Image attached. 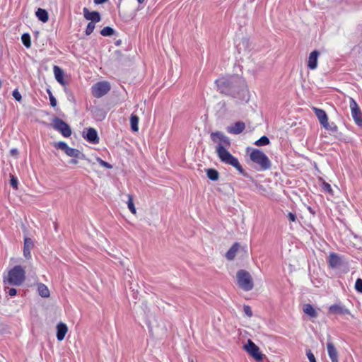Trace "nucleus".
<instances>
[{
  "label": "nucleus",
  "mask_w": 362,
  "mask_h": 362,
  "mask_svg": "<svg viewBox=\"0 0 362 362\" xmlns=\"http://www.w3.org/2000/svg\"><path fill=\"white\" fill-rule=\"evenodd\" d=\"M215 83L220 93L238 98L240 100H249V91L243 78L239 76H230L216 80Z\"/></svg>",
  "instance_id": "nucleus-1"
},
{
  "label": "nucleus",
  "mask_w": 362,
  "mask_h": 362,
  "mask_svg": "<svg viewBox=\"0 0 362 362\" xmlns=\"http://www.w3.org/2000/svg\"><path fill=\"white\" fill-rule=\"evenodd\" d=\"M218 157L223 163L230 165L234 167L241 175L245 177H249V175L245 171L240 164L238 158L234 157L223 144H219L216 148Z\"/></svg>",
  "instance_id": "nucleus-2"
},
{
  "label": "nucleus",
  "mask_w": 362,
  "mask_h": 362,
  "mask_svg": "<svg viewBox=\"0 0 362 362\" xmlns=\"http://www.w3.org/2000/svg\"><path fill=\"white\" fill-rule=\"evenodd\" d=\"M25 279V272L20 265H16L8 273L7 278H4V282L10 285L21 286Z\"/></svg>",
  "instance_id": "nucleus-3"
},
{
  "label": "nucleus",
  "mask_w": 362,
  "mask_h": 362,
  "mask_svg": "<svg viewBox=\"0 0 362 362\" xmlns=\"http://www.w3.org/2000/svg\"><path fill=\"white\" fill-rule=\"evenodd\" d=\"M250 158L259 166V170H267L271 168L270 160L263 151L259 149H253L250 154Z\"/></svg>",
  "instance_id": "nucleus-4"
},
{
  "label": "nucleus",
  "mask_w": 362,
  "mask_h": 362,
  "mask_svg": "<svg viewBox=\"0 0 362 362\" xmlns=\"http://www.w3.org/2000/svg\"><path fill=\"white\" fill-rule=\"evenodd\" d=\"M237 280L238 286L245 291H251L254 287L250 274L244 269L238 271Z\"/></svg>",
  "instance_id": "nucleus-5"
},
{
  "label": "nucleus",
  "mask_w": 362,
  "mask_h": 362,
  "mask_svg": "<svg viewBox=\"0 0 362 362\" xmlns=\"http://www.w3.org/2000/svg\"><path fill=\"white\" fill-rule=\"evenodd\" d=\"M53 128L59 132L64 137H69L71 135V129L70 126L62 119L55 117L52 119Z\"/></svg>",
  "instance_id": "nucleus-6"
},
{
  "label": "nucleus",
  "mask_w": 362,
  "mask_h": 362,
  "mask_svg": "<svg viewBox=\"0 0 362 362\" xmlns=\"http://www.w3.org/2000/svg\"><path fill=\"white\" fill-rule=\"evenodd\" d=\"M110 90V85L107 81L98 82L91 88L92 95L97 98L106 95Z\"/></svg>",
  "instance_id": "nucleus-7"
},
{
  "label": "nucleus",
  "mask_w": 362,
  "mask_h": 362,
  "mask_svg": "<svg viewBox=\"0 0 362 362\" xmlns=\"http://www.w3.org/2000/svg\"><path fill=\"white\" fill-rule=\"evenodd\" d=\"M244 349L257 361H262L264 354L259 351V348L251 339H248L247 343L244 345Z\"/></svg>",
  "instance_id": "nucleus-8"
},
{
  "label": "nucleus",
  "mask_w": 362,
  "mask_h": 362,
  "mask_svg": "<svg viewBox=\"0 0 362 362\" xmlns=\"http://www.w3.org/2000/svg\"><path fill=\"white\" fill-rule=\"evenodd\" d=\"M349 105L351 110V115L355 123L357 125L362 127V112L358 104L353 98H351Z\"/></svg>",
  "instance_id": "nucleus-9"
},
{
  "label": "nucleus",
  "mask_w": 362,
  "mask_h": 362,
  "mask_svg": "<svg viewBox=\"0 0 362 362\" xmlns=\"http://www.w3.org/2000/svg\"><path fill=\"white\" fill-rule=\"evenodd\" d=\"M210 137L214 143H218V144H221L225 147H229L230 146V141L229 138L221 132H212Z\"/></svg>",
  "instance_id": "nucleus-10"
},
{
  "label": "nucleus",
  "mask_w": 362,
  "mask_h": 362,
  "mask_svg": "<svg viewBox=\"0 0 362 362\" xmlns=\"http://www.w3.org/2000/svg\"><path fill=\"white\" fill-rule=\"evenodd\" d=\"M329 313L341 315H350L354 317V315L351 314L350 311L341 304H334L330 305L329 308Z\"/></svg>",
  "instance_id": "nucleus-11"
},
{
  "label": "nucleus",
  "mask_w": 362,
  "mask_h": 362,
  "mask_svg": "<svg viewBox=\"0 0 362 362\" xmlns=\"http://www.w3.org/2000/svg\"><path fill=\"white\" fill-rule=\"evenodd\" d=\"M329 338H330V337H329ZM327 349L328 356L330 358L332 362H339L338 351L330 339H328L327 340Z\"/></svg>",
  "instance_id": "nucleus-12"
},
{
  "label": "nucleus",
  "mask_w": 362,
  "mask_h": 362,
  "mask_svg": "<svg viewBox=\"0 0 362 362\" xmlns=\"http://www.w3.org/2000/svg\"><path fill=\"white\" fill-rule=\"evenodd\" d=\"M84 18L93 23H98L101 21V16L98 11H90L87 8L83 9Z\"/></svg>",
  "instance_id": "nucleus-13"
},
{
  "label": "nucleus",
  "mask_w": 362,
  "mask_h": 362,
  "mask_svg": "<svg viewBox=\"0 0 362 362\" xmlns=\"http://www.w3.org/2000/svg\"><path fill=\"white\" fill-rule=\"evenodd\" d=\"M87 133L83 137L90 144H96L99 142V137L97 131L92 127L86 129ZM85 132H83V134Z\"/></svg>",
  "instance_id": "nucleus-14"
},
{
  "label": "nucleus",
  "mask_w": 362,
  "mask_h": 362,
  "mask_svg": "<svg viewBox=\"0 0 362 362\" xmlns=\"http://www.w3.org/2000/svg\"><path fill=\"white\" fill-rule=\"evenodd\" d=\"M313 110L320 123L324 128H327L328 117L325 110L317 107H313Z\"/></svg>",
  "instance_id": "nucleus-15"
},
{
  "label": "nucleus",
  "mask_w": 362,
  "mask_h": 362,
  "mask_svg": "<svg viewBox=\"0 0 362 362\" xmlns=\"http://www.w3.org/2000/svg\"><path fill=\"white\" fill-rule=\"evenodd\" d=\"M245 128L243 122H237L233 125L227 127V132L230 134H239L242 133Z\"/></svg>",
  "instance_id": "nucleus-16"
},
{
  "label": "nucleus",
  "mask_w": 362,
  "mask_h": 362,
  "mask_svg": "<svg viewBox=\"0 0 362 362\" xmlns=\"http://www.w3.org/2000/svg\"><path fill=\"white\" fill-rule=\"evenodd\" d=\"M320 55V52L317 50L313 51L308 57V67L310 69H315L317 66V59Z\"/></svg>",
  "instance_id": "nucleus-17"
},
{
  "label": "nucleus",
  "mask_w": 362,
  "mask_h": 362,
  "mask_svg": "<svg viewBox=\"0 0 362 362\" xmlns=\"http://www.w3.org/2000/svg\"><path fill=\"white\" fill-rule=\"evenodd\" d=\"M34 247V243L31 238H25L24 240V247H23V255L26 259H30L31 257L30 250Z\"/></svg>",
  "instance_id": "nucleus-18"
},
{
  "label": "nucleus",
  "mask_w": 362,
  "mask_h": 362,
  "mask_svg": "<svg viewBox=\"0 0 362 362\" xmlns=\"http://www.w3.org/2000/svg\"><path fill=\"white\" fill-rule=\"evenodd\" d=\"M68 332V327L66 324L59 322L57 325V338L58 341H62Z\"/></svg>",
  "instance_id": "nucleus-19"
},
{
  "label": "nucleus",
  "mask_w": 362,
  "mask_h": 362,
  "mask_svg": "<svg viewBox=\"0 0 362 362\" xmlns=\"http://www.w3.org/2000/svg\"><path fill=\"white\" fill-rule=\"evenodd\" d=\"M91 113L97 121H103L106 117V112L103 108L98 107H93L91 108Z\"/></svg>",
  "instance_id": "nucleus-20"
},
{
  "label": "nucleus",
  "mask_w": 362,
  "mask_h": 362,
  "mask_svg": "<svg viewBox=\"0 0 362 362\" xmlns=\"http://www.w3.org/2000/svg\"><path fill=\"white\" fill-rule=\"evenodd\" d=\"M54 70V74L56 80L58 83H59L61 85H66V83L64 79V72L62 69H61L59 66L54 65L53 67Z\"/></svg>",
  "instance_id": "nucleus-21"
},
{
  "label": "nucleus",
  "mask_w": 362,
  "mask_h": 362,
  "mask_svg": "<svg viewBox=\"0 0 362 362\" xmlns=\"http://www.w3.org/2000/svg\"><path fill=\"white\" fill-rule=\"evenodd\" d=\"M328 263L331 268H337L341 264V259L336 253H331L329 256Z\"/></svg>",
  "instance_id": "nucleus-22"
},
{
  "label": "nucleus",
  "mask_w": 362,
  "mask_h": 362,
  "mask_svg": "<svg viewBox=\"0 0 362 362\" xmlns=\"http://www.w3.org/2000/svg\"><path fill=\"white\" fill-rule=\"evenodd\" d=\"M66 154L70 157L77 158H80V159H86L88 162H90V160L87 159L86 158V156L76 148H73L69 147L68 148Z\"/></svg>",
  "instance_id": "nucleus-23"
},
{
  "label": "nucleus",
  "mask_w": 362,
  "mask_h": 362,
  "mask_svg": "<svg viewBox=\"0 0 362 362\" xmlns=\"http://www.w3.org/2000/svg\"><path fill=\"white\" fill-rule=\"evenodd\" d=\"M239 247L240 244L238 243H235L226 254L227 259L233 260L235 258Z\"/></svg>",
  "instance_id": "nucleus-24"
},
{
  "label": "nucleus",
  "mask_w": 362,
  "mask_h": 362,
  "mask_svg": "<svg viewBox=\"0 0 362 362\" xmlns=\"http://www.w3.org/2000/svg\"><path fill=\"white\" fill-rule=\"evenodd\" d=\"M35 15L39 21L46 23L48 21L49 19V14L48 12L43 8H37Z\"/></svg>",
  "instance_id": "nucleus-25"
},
{
  "label": "nucleus",
  "mask_w": 362,
  "mask_h": 362,
  "mask_svg": "<svg viewBox=\"0 0 362 362\" xmlns=\"http://www.w3.org/2000/svg\"><path fill=\"white\" fill-rule=\"evenodd\" d=\"M37 291L39 295L42 298H48L49 296V291L47 286L42 283L37 284Z\"/></svg>",
  "instance_id": "nucleus-26"
},
{
  "label": "nucleus",
  "mask_w": 362,
  "mask_h": 362,
  "mask_svg": "<svg viewBox=\"0 0 362 362\" xmlns=\"http://www.w3.org/2000/svg\"><path fill=\"white\" fill-rule=\"evenodd\" d=\"M303 312L313 318H315L317 316V313L310 304H305L304 305Z\"/></svg>",
  "instance_id": "nucleus-27"
},
{
  "label": "nucleus",
  "mask_w": 362,
  "mask_h": 362,
  "mask_svg": "<svg viewBox=\"0 0 362 362\" xmlns=\"http://www.w3.org/2000/svg\"><path fill=\"white\" fill-rule=\"evenodd\" d=\"M139 117L134 114H132L130 117L131 129L133 132H138L139 130Z\"/></svg>",
  "instance_id": "nucleus-28"
},
{
  "label": "nucleus",
  "mask_w": 362,
  "mask_h": 362,
  "mask_svg": "<svg viewBox=\"0 0 362 362\" xmlns=\"http://www.w3.org/2000/svg\"><path fill=\"white\" fill-rule=\"evenodd\" d=\"M206 175L209 179L212 181H216L219 177V173L214 168H209L206 170Z\"/></svg>",
  "instance_id": "nucleus-29"
},
{
  "label": "nucleus",
  "mask_w": 362,
  "mask_h": 362,
  "mask_svg": "<svg viewBox=\"0 0 362 362\" xmlns=\"http://www.w3.org/2000/svg\"><path fill=\"white\" fill-rule=\"evenodd\" d=\"M21 40L24 46L27 48H30L31 46L30 36L28 33H24L21 36Z\"/></svg>",
  "instance_id": "nucleus-30"
},
{
  "label": "nucleus",
  "mask_w": 362,
  "mask_h": 362,
  "mask_svg": "<svg viewBox=\"0 0 362 362\" xmlns=\"http://www.w3.org/2000/svg\"><path fill=\"white\" fill-rule=\"evenodd\" d=\"M269 139L266 136H262L258 140L255 142V144L257 146H266L269 144Z\"/></svg>",
  "instance_id": "nucleus-31"
},
{
  "label": "nucleus",
  "mask_w": 362,
  "mask_h": 362,
  "mask_svg": "<svg viewBox=\"0 0 362 362\" xmlns=\"http://www.w3.org/2000/svg\"><path fill=\"white\" fill-rule=\"evenodd\" d=\"M53 146L57 149L62 150L63 151H64L65 153L69 148L66 143H65L64 141L54 142L53 144Z\"/></svg>",
  "instance_id": "nucleus-32"
},
{
  "label": "nucleus",
  "mask_w": 362,
  "mask_h": 362,
  "mask_svg": "<svg viewBox=\"0 0 362 362\" xmlns=\"http://www.w3.org/2000/svg\"><path fill=\"white\" fill-rule=\"evenodd\" d=\"M115 30L110 26H106L100 30V34L103 36H111L114 35Z\"/></svg>",
  "instance_id": "nucleus-33"
},
{
  "label": "nucleus",
  "mask_w": 362,
  "mask_h": 362,
  "mask_svg": "<svg viewBox=\"0 0 362 362\" xmlns=\"http://www.w3.org/2000/svg\"><path fill=\"white\" fill-rule=\"evenodd\" d=\"M127 196H128V202H127L128 208L132 214H135L136 211V208H135L134 202H133V197L131 194H128Z\"/></svg>",
  "instance_id": "nucleus-34"
},
{
  "label": "nucleus",
  "mask_w": 362,
  "mask_h": 362,
  "mask_svg": "<svg viewBox=\"0 0 362 362\" xmlns=\"http://www.w3.org/2000/svg\"><path fill=\"white\" fill-rule=\"evenodd\" d=\"M10 184L14 189H18V181L17 177L13 175H10Z\"/></svg>",
  "instance_id": "nucleus-35"
},
{
  "label": "nucleus",
  "mask_w": 362,
  "mask_h": 362,
  "mask_svg": "<svg viewBox=\"0 0 362 362\" xmlns=\"http://www.w3.org/2000/svg\"><path fill=\"white\" fill-rule=\"evenodd\" d=\"M95 27V23H93V22L88 23V24L86 27V31H85L86 35H90L93 32Z\"/></svg>",
  "instance_id": "nucleus-36"
},
{
  "label": "nucleus",
  "mask_w": 362,
  "mask_h": 362,
  "mask_svg": "<svg viewBox=\"0 0 362 362\" xmlns=\"http://www.w3.org/2000/svg\"><path fill=\"white\" fill-rule=\"evenodd\" d=\"M96 160L100 164V165H102L103 167H105L107 169H112V165L111 164H110L109 163L102 160L99 157H97L96 158Z\"/></svg>",
  "instance_id": "nucleus-37"
},
{
  "label": "nucleus",
  "mask_w": 362,
  "mask_h": 362,
  "mask_svg": "<svg viewBox=\"0 0 362 362\" xmlns=\"http://www.w3.org/2000/svg\"><path fill=\"white\" fill-rule=\"evenodd\" d=\"M47 93L49 95V101H50V105L52 106V107H56L57 106V100L56 98H54V96L52 95V92L50 90H47Z\"/></svg>",
  "instance_id": "nucleus-38"
},
{
  "label": "nucleus",
  "mask_w": 362,
  "mask_h": 362,
  "mask_svg": "<svg viewBox=\"0 0 362 362\" xmlns=\"http://www.w3.org/2000/svg\"><path fill=\"white\" fill-rule=\"evenodd\" d=\"M355 289L362 293V279L358 278L356 279L355 283Z\"/></svg>",
  "instance_id": "nucleus-39"
},
{
  "label": "nucleus",
  "mask_w": 362,
  "mask_h": 362,
  "mask_svg": "<svg viewBox=\"0 0 362 362\" xmlns=\"http://www.w3.org/2000/svg\"><path fill=\"white\" fill-rule=\"evenodd\" d=\"M243 311L245 314L248 316L249 317L252 316V311L251 310V308L249 305H245L243 306Z\"/></svg>",
  "instance_id": "nucleus-40"
},
{
  "label": "nucleus",
  "mask_w": 362,
  "mask_h": 362,
  "mask_svg": "<svg viewBox=\"0 0 362 362\" xmlns=\"http://www.w3.org/2000/svg\"><path fill=\"white\" fill-rule=\"evenodd\" d=\"M12 95L13 96V98L18 102L21 101L22 100V96L20 93V92L16 89L13 91L12 93Z\"/></svg>",
  "instance_id": "nucleus-41"
},
{
  "label": "nucleus",
  "mask_w": 362,
  "mask_h": 362,
  "mask_svg": "<svg viewBox=\"0 0 362 362\" xmlns=\"http://www.w3.org/2000/svg\"><path fill=\"white\" fill-rule=\"evenodd\" d=\"M322 189H324V191H325L329 194H332V189L330 185L325 182H324L322 183Z\"/></svg>",
  "instance_id": "nucleus-42"
},
{
  "label": "nucleus",
  "mask_w": 362,
  "mask_h": 362,
  "mask_svg": "<svg viewBox=\"0 0 362 362\" xmlns=\"http://www.w3.org/2000/svg\"><path fill=\"white\" fill-rule=\"evenodd\" d=\"M307 356L310 362H317L314 354L312 353L310 350L307 351Z\"/></svg>",
  "instance_id": "nucleus-43"
},
{
  "label": "nucleus",
  "mask_w": 362,
  "mask_h": 362,
  "mask_svg": "<svg viewBox=\"0 0 362 362\" xmlns=\"http://www.w3.org/2000/svg\"><path fill=\"white\" fill-rule=\"evenodd\" d=\"M288 218L290 221L295 222L296 221V215L292 212L288 214Z\"/></svg>",
  "instance_id": "nucleus-44"
},
{
  "label": "nucleus",
  "mask_w": 362,
  "mask_h": 362,
  "mask_svg": "<svg viewBox=\"0 0 362 362\" xmlns=\"http://www.w3.org/2000/svg\"><path fill=\"white\" fill-rule=\"evenodd\" d=\"M327 130H329V131H331L332 132H336L337 131V127L336 125H330L329 123H328V126H327V128H325Z\"/></svg>",
  "instance_id": "nucleus-45"
},
{
  "label": "nucleus",
  "mask_w": 362,
  "mask_h": 362,
  "mask_svg": "<svg viewBox=\"0 0 362 362\" xmlns=\"http://www.w3.org/2000/svg\"><path fill=\"white\" fill-rule=\"evenodd\" d=\"M7 288L8 289L7 293H8L9 296H14L16 295L17 290L16 288Z\"/></svg>",
  "instance_id": "nucleus-46"
},
{
  "label": "nucleus",
  "mask_w": 362,
  "mask_h": 362,
  "mask_svg": "<svg viewBox=\"0 0 362 362\" xmlns=\"http://www.w3.org/2000/svg\"><path fill=\"white\" fill-rule=\"evenodd\" d=\"M108 0H93L94 4H102L107 2Z\"/></svg>",
  "instance_id": "nucleus-47"
},
{
  "label": "nucleus",
  "mask_w": 362,
  "mask_h": 362,
  "mask_svg": "<svg viewBox=\"0 0 362 362\" xmlns=\"http://www.w3.org/2000/svg\"><path fill=\"white\" fill-rule=\"evenodd\" d=\"M11 155L17 156L18 154V151L16 148H12L10 151Z\"/></svg>",
  "instance_id": "nucleus-48"
},
{
  "label": "nucleus",
  "mask_w": 362,
  "mask_h": 362,
  "mask_svg": "<svg viewBox=\"0 0 362 362\" xmlns=\"http://www.w3.org/2000/svg\"><path fill=\"white\" fill-rule=\"evenodd\" d=\"M132 274V271H130L129 269H127V272H125V275H127V276H129V277H131Z\"/></svg>",
  "instance_id": "nucleus-49"
},
{
  "label": "nucleus",
  "mask_w": 362,
  "mask_h": 362,
  "mask_svg": "<svg viewBox=\"0 0 362 362\" xmlns=\"http://www.w3.org/2000/svg\"><path fill=\"white\" fill-rule=\"evenodd\" d=\"M69 163L71 164H77L78 163V160H76V159H71L69 160Z\"/></svg>",
  "instance_id": "nucleus-50"
},
{
  "label": "nucleus",
  "mask_w": 362,
  "mask_h": 362,
  "mask_svg": "<svg viewBox=\"0 0 362 362\" xmlns=\"http://www.w3.org/2000/svg\"><path fill=\"white\" fill-rule=\"evenodd\" d=\"M136 1H137V2H138L139 4H142L145 1V0H136Z\"/></svg>",
  "instance_id": "nucleus-51"
},
{
  "label": "nucleus",
  "mask_w": 362,
  "mask_h": 362,
  "mask_svg": "<svg viewBox=\"0 0 362 362\" xmlns=\"http://www.w3.org/2000/svg\"><path fill=\"white\" fill-rule=\"evenodd\" d=\"M120 43H121V40H117V41L115 42V45L118 46V45H120Z\"/></svg>",
  "instance_id": "nucleus-52"
},
{
  "label": "nucleus",
  "mask_w": 362,
  "mask_h": 362,
  "mask_svg": "<svg viewBox=\"0 0 362 362\" xmlns=\"http://www.w3.org/2000/svg\"><path fill=\"white\" fill-rule=\"evenodd\" d=\"M120 264H121L122 266H124V265H125V263H124V262H123V261H121V262H120Z\"/></svg>",
  "instance_id": "nucleus-53"
},
{
  "label": "nucleus",
  "mask_w": 362,
  "mask_h": 362,
  "mask_svg": "<svg viewBox=\"0 0 362 362\" xmlns=\"http://www.w3.org/2000/svg\"><path fill=\"white\" fill-rule=\"evenodd\" d=\"M189 362H194L193 360L189 361Z\"/></svg>",
  "instance_id": "nucleus-54"
}]
</instances>
